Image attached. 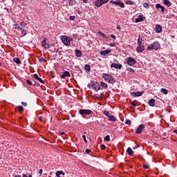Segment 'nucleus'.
<instances>
[{
	"mask_svg": "<svg viewBox=\"0 0 177 177\" xmlns=\"http://www.w3.org/2000/svg\"><path fill=\"white\" fill-rule=\"evenodd\" d=\"M101 86H102V88H108L107 84H106L105 82H101Z\"/></svg>",
	"mask_w": 177,
	"mask_h": 177,
	"instance_id": "nucleus-35",
	"label": "nucleus"
},
{
	"mask_svg": "<svg viewBox=\"0 0 177 177\" xmlns=\"http://www.w3.org/2000/svg\"><path fill=\"white\" fill-rule=\"evenodd\" d=\"M133 3H135L131 0H127L126 1V5H133Z\"/></svg>",
	"mask_w": 177,
	"mask_h": 177,
	"instance_id": "nucleus-32",
	"label": "nucleus"
},
{
	"mask_svg": "<svg viewBox=\"0 0 177 177\" xmlns=\"http://www.w3.org/2000/svg\"><path fill=\"white\" fill-rule=\"evenodd\" d=\"M138 46H143V44L142 43V40L140 39V37L138 39Z\"/></svg>",
	"mask_w": 177,
	"mask_h": 177,
	"instance_id": "nucleus-30",
	"label": "nucleus"
},
{
	"mask_svg": "<svg viewBox=\"0 0 177 177\" xmlns=\"http://www.w3.org/2000/svg\"><path fill=\"white\" fill-rule=\"evenodd\" d=\"M82 138L84 139V141L85 142V143H88V140H86V136H85V135L82 136Z\"/></svg>",
	"mask_w": 177,
	"mask_h": 177,
	"instance_id": "nucleus-43",
	"label": "nucleus"
},
{
	"mask_svg": "<svg viewBox=\"0 0 177 177\" xmlns=\"http://www.w3.org/2000/svg\"><path fill=\"white\" fill-rule=\"evenodd\" d=\"M17 110H19L20 113H22V111H24V108H23L22 106H18L16 107Z\"/></svg>",
	"mask_w": 177,
	"mask_h": 177,
	"instance_id": "nucleus-25",
	"label": "nucleus"
},
{
	"mask_svg": "<svg viewBox=\"0 0 177 177\" xmlns=\"http://www.w3.org/2000/svg\"><path fill=\"white\" fill-rule=\"evenodd\" d=\"M143 168H144L145 169H147L149 168V165H143Z\"/></svg>",
	"mask_w": 177,
	"mask_h": 177,
	"instance_id": "nucleus-48",
	"label": "nucleus"
},
{
	"mask_svg": "<svg viewBox=\"0 0 177 177\" xmlns=\"http://www.w3.org/2000/svg\"><path fill=\"white\" fill-rule=\"evenodd\" d=\"M145 124L139 125L138 127L137 128L136 133H137L138 135L140 134V133L143 131V129H145Z\"/></svg>",
	"mask_w": 177,
	"mask_h": 177,
	"instance_id": "nucleus-8",
	"label": "nucleus"
},
{
	"mask_svg": "<svg viewBox=\"0 0 177 177\" xmlns=\"http://www.w3.org/2000/svg\"><path fill=\"white\" fill-rule=\"evenodd\" d=\"M34 77L37 81H39V82H41V84H44V80H42L41 77H39L37 74H35Z\"/></svg>",
	"mask_w": 177,
	"mask_h": 177,
	"instance_id": "nucleus-21",
	"label": "nucleus"
},
{
	"mask_svg": "<svg viewBox=\"0 0 177 177\" xmlns=\"http://www.w3.org/2000/svg\"><path fill=\"white\" fill-rule=\"evenodd\" d=\"M109 45L111 46H115V43H111Z\"/></svg>",
	"mask_w": 177,
	"mask_h": 177,
	"instance_id": "nucleus-55",
	"label": "nucleus"
},
{
	"mask_svg": "<svg viewBox=\"0 0 177 177\" xmlns=\"http://www.w3.org/2000/svg\"><path fill=\"white\" fill-rule=\"evenodd\" d=\"M117 29L118 30H121V27L119 25H117Z\"/></svg>",
	"mask_w": 177,
	"mask_h": 177,
	"instance_id": "nucleus-57",
	"label": "nucleus"
},
{
	"mask_svg": "<svg viewBox=\"0 0 177 177\" xmlns=\"http://www.w3.org/2000/svg\"><path fill=\"white\" fill-rule=\"evenodd\" d=\"M77 1L75 0H69L68 6H75Z\"/></svg>",
	"mask_w": 177,
	"mask_h": 177,
	"instance_id": "nucleus-22",
	"label": "nucleus"
},
{
	"mask_svg": "<svg viewBox=\"0 0 177 177\" xmlns=\"http://www.w3.org/2000/svg\"><path fill=\"white\" fill-rule=\"evenodd\" d=\"M39 175H42V169L39 170Z\"/></svg>",
	"mask_w": 177,
	"mask_h": 177,
	"instance_id": "nucleus-56",
	"label": "nucleus"
},
{
	"mask_svg": "<svg viewBox=\"0 0 177 177\" xmlns=\"http://www.w3.org/2000/svg\"><path fill=\"white\" fill-rule=\"evenodd\" d=\"M163 3H164V5H166V6H167V8H169V6H171V5H172V3H171V1H169V0H163Z\"/></svg>",
	"mask_w": 177,
	"mask_h": 177,
	"instance_id": "nucleus-19",
	"label": "nucleus"
},
{
	"mask_svg": "<svg viewBox=\"0 0 177 177\" xmlns=\"http://www.w3.org/2000/svg\"><path fill=\"white\" fill-rule=\"evenodd\" d=\"M91 151H92L91 149H86V153H87V154H89Z\"/></svg>",
	"mask_w": 177,
	"mask_h": 177,
	"instance_id": "nucleus-52",
	"label": "nucleus"
},
{
	"mask_svg": "<svg viewBox=\"0 0 177 177\" xmlns=\"http://www.w3.org/2000/svg\"><path fill=\"white\" fill-rule=\"evenodd\" d=\"M61 41L64 45H66V46H70V45H71V41H73V38L67 36H62Z\"/></svg>",
	"mask_w": 177,
	"mask_h": 177,
	"instance_id": "nucleus-2",
	"label": "nucleus"
},
{
	"mask_svg": "<svg viewBox=\"0 0 177 177\" xmlns=\"http://www.w3.org/2000/svg\"><path fill=\"white\" fill-rule=\"evenodd\" d=\"M59 135H66V133H64L63 131H59Z\"/></svg>",
	"mask_w": 177,
	"mask_h": 177,
	"instance_id": "nucleus-54",
	"label": "nucleus"
},
{
	"mask_svg": "<svg viewBox=\"0 0 177 177\" xmlns=\"http://www.w3.org/2000/svg\"><path fill=\"white\" fill-rule=\"evenodd\" d=\"M14 28H15L16 30H19V31H23V28L20 26L14 27Z\"/></svg>",
	"mask_w": 177,
	"mask_h": 177,
	"instance_id": "nucleus-41",
	"label": "nucleus"
},
{
	"mask_svg": "<svg viewBox=\"0 0 177 177\" xmlns=\"http://www.w3.org/2000/svg\"><path fill=\"white\" fill-rule=\"evenodd\" d=\"M91 86L94 91H99L100 89V85L97 82H92Z\"/></svg>",
	"mask_w": 177,
	"mask_h": 177,
	"instance_id": "nucleus-7",
	"label": "nucleus"
},
{
	"mask_svg": "<svg viewBox=\"0 0 177 177\" xmlns=\"http://www.w3.org/2000/svg\"><path fill=\"white\" fill-rule=\"evenodd\" d=\"M95 6H97V8H100V6H102V5H103V3H102V0L95 1Z\"/></svg>",
	"mask_w": 177,
	"mask_h": 177,
	"instance_id": "nucleus-18",
	"label": "nucleus"
},
{
	"mask_svg": "<svg viewBox=\"0 0 177 177\" xmlns=\"http://www.w3.org/2000/svg\"><path fill=\"white\" fill-rule=\"evenodd\" d=\"M143 6L145 8V9H149L150 8V5H149L148 3H144Z\"/></svg>",
	"mask_w": 177,
	"mask_h": 177,
	"instance_id": "nucleus-34",
	"label": "nucleus"
},
{
	"mask_svg": "<svg viewBox=\"0 0 177 177\" xmlns=\"http://www.w3.org/2000/svg\"><path fill=\"white\" fill-rule=\"evenodd\" d=\"M118 6H120V8H125V4H124V3L119 1V3L118 4Z\"/></svg>",
	"mask_w": 177,
	"mask_h": 177,
	"instance_id": "nucleus-31",
	"label": "nucleus"
},
{
	"mask_svg": "<svg viewBox=\"0 0 177 177\" xmlns=\"http://www.w3.org/2000/svg\"><path fill=\"white\" fill-rule=\"evenodd\" d=\"M108 118L110 121H113V122H115V121H117V119H115V117H114V115H109Z\"/></svg>",
	"mask_w": 177,
	"mask_h": 177,
	"instance_id": "nucleus-24",
	"label": "nucleus"
},
{
	"mask_svg": "<svg viewBox=\"0 0 177 177\" xmlns=\"http://www.w3.org/2000/svg\"><path fill=\"white\" fill-rule=\"evenodd\" d=\"M143 93H145V91L132 92V93H131V96H133V97H138L139 96H142V95H143Z\"/></svg>",
	"mask_w": 177,
	"mask_h": 177,
	"instance_id": "nucleus-9",
	"label": "nucleus"
},
{
	"mask_svg": "<svg viewBox=\"0 0 177 177\" xmlns=\"http://www.w3.org/2000/svg\"><path fill=\"white\" fill-rule=\"evenodd\" d=\"M23 177H28V176H27V175L26 174H23Z\"/></svg>",
	"mask_w": 177,
	"mask_h": 177,
	"instance_id": "nucleus-64",
	"label": "nucleus"
},
{
	"mask_svg": "<svg viewBox=\"0 0 177 177\" xmlns=\"http://www.w3.org/2000/svg\"><path fill=\"white\" fill-rule=\"evenodd\" d=\"M98 34H99L101 37H102V38H105V39L109 38L104 33H103V32H98Z\"/></svg>",
	"mask_w": 177,
	"mask_h": 177,
	"instance_id": "nucleus-29",
	"label": "nucleus"
},
{
	"mask_svg": "<svg viewBox=\"0 0 177 177\" xmlns=\"http://www.w3.org/2000/svg\"><path fill=\"white\" fill-rule=\"evenodd\" d=\"M42 118H43L42 116H40V117L39 118V121H43V120H42Z\"/></svg>",
	"mask_w": 177,
	"mask_h": 177,
	"instance_id": "nucleus-59",
	"label": "nucleus"
},
{
	"mask_svg": "<svg viewBox=\"0 0 177 177\" xmlns=\"http://www.w3.org/2000/svg\"><path fill=\"white\" fill-rule=\"evenodd\" d=\"M154 30L155 32L158 34H160V32H162V27L160 26V25H156Z\"/></svg>",
	"mask_w": 177,
	"mask_h": 177,
	"instance_id": "nucleus-11",
	"label": "nucleus"
},
{
	"mask_svg": "<svg viewBox=\"0 0 177 177\" xmlns=\"http://www.w3.org/2000/svg\"><path fill=\"white\" fill-rule=\"evenodd\" d=\"M46 41V37H44L41 41V46L45 49H49V48H50V45L48 43H47Z\"/></svg>",
	"mask_w": 177,
	"mask_h": 177,
	"instance_id": "nucleus-5",
	"label": "nucleus"
},
{
	"mask_svg": "<svg viewBox=\"0 0 177 177\" xmlns=\"http://www.w3.org/2000/svg\"><path fill=\"white\" fill-rule=\"evenodd\" d=\"M21 105L26 106H27V102H22Z\"/></svg>",
	"mask_w": 177,
	"mask_h": 177,
	"instance_id": "nucleus-53",
	"label": "nucleus"
},
{
	"mask_svg": "<svg viewBox=\"0 0 177 177\" xmlns=\"http://www.w3.org/2000/svg\"><path fill=\"white\" fill-rule=\"evenodd\" d=\"M15 177H21L20 175H16Z\"/></svg>",
	"mask_w": 177,
	"mask_h": 177,
	"instance_id": "nucleus-63",
	"label": "nucleus"
},
{
	"mask_svg": "<svg viewBox=\"0 0 177 177\" xmlns=\"http://www.w3.org/2000/svg\"><path fill=\"white\" fill-rule=\"evenodd\" d=\"M13 27H19V24H15Z\"/></svg>",
	"mask_w": 177,
	"mask_h": 177,
	"instance_id": "nucleus-60",
	"label": "nucleus"
},
{
	"mask_svg": "<svg viewBox=\"0 0 177 177\" xmlns=\"http://www.w3.org/2000/svg\"><path fill=\"white\" fill-rule=\"evenodd\" d=\"M102 78L105 79V81H108L109 84H114L115 83V80H114V77L110 74L104 73L102 74Z\"/></svg>",
	"mask_w": 177,
	"mask_h": 177,
	"instance_id": "nucleus-1",
	"label": "nucleus"
},
{
	"mask_svg": "<svg viewBox=\"0 0 177 177\" xmlns=\"http://www.w3.org/2000/svg\"><path fill=\"white\" fill-rule=\"evenodd\" d=\"M61 175H63V176H64V175H66V174H64V173L62 171V173L61 174Z\"/></svg>",
	"mask_w": 177,
	"mask_h": 177,
	"instance_id": "nucleus-62",
	"label": "nucleus"
},
{
	"mask_svg": "<svg viewBox=\"0 0 177 177\" xmlns=\"http://www.w3.org/2000/svg\"><path fill=\"white\" fill-rule=\"evenodd\" d=\"M104 140L106 142H110V136H106L105 138H104Z\"/></svg>",
	"mask_w": 177,
	"mask_h": 177,
	"instance_id": "nucleus-38",
	"label": "nucleus"
},
{
	"mask_svg": "<svg viewBox=\"0 0 177 177\" xmlns=\"http://www.w3.org/2000/svg\"><path fill=\"white\" fill-rule=\"evenodd\" d=\"M111 67L114 68H118L120 70V68H122V65L121 64L113 63V64H111Z\"/></svg>",
	"mask_w": 177,
	"mask_h": 177,
	"instance_id": "nucleus-12",
	"label": "nucleus"
},
{
	"mask_svg": "<svg viewBox=\"0 0 177 177\" xmlns=\"http://www.w3.org/2000/svg\"><path fill=\"white\" fill-rule=\"evenodd\" d=\"M110 3H112V5H117V6H118V3H120V1H111Z\"/></svg>",
	"mask_w": 177,
	"mask_h": 177,
	"instance_id": "nucleus-33",
	"label": "nucleus"
},
{
	"mask_svg": "<svg viewBox=\"0 0 177 177\" xmlns=\"http://www.w3.org/2000/svg\"><path fill=\"white\" fill-rule=\"evenodd\" d=\"M20 26L21 27H26L27 26V24H26V22H21Z\"/></svg>",
	"mask_w": 177,
	"mask_h": 177,
	"instance_id": "nucleus-40",
	"label": "nucleus"
},
{
	"mask_svg": "<svg viewBox=\"0 0 177 177\" xmlns=\"http://www.w3.org/2000/svg\"><path fill=\"white\" fill-rule=\"evenodd\" d=\"M155 103H156L155 99L152 98L149 101V106H151V107H154V106L156 104Z\"/></svg>",
	"mask_w": 177,
	"mask_h": 177,
	"instance_id": "nucleus-17",
	"label": "nucleus"
},
{
	"mask_svg": "<svg viewBox=\"0 0 177 177\" xmlns=\"http://www.w3.org/2000/svg\"><path fill=\"white\" fill-rule=\"evenodd\" d=\"M39 62H40V63H42V62H45V59H44V58H40L39 59Z\"/></svg>",
	"mask_w": 177,
	"mask_h": 177,
	"instance_id": "nucleus-49",
	"label": "nucleus"
},
{
	"mask_svg": "<svg viewBox=\"0 0 177 177\" xmlns=\"http://www.w3.org/2000/svg\"><path fill=\"white\" fill-rule=\"evenodd\" d=\"M100 149H101V150H104V149H106V145H100Z\"/></svg>",
	"mask_w": 177,
	"mask_h": 177,
	"instance_id": "nucleus-45",
	"label": "nucleus"
},
{
	"mask_svg": "<svg viewBox=\"0 0 177 177\" xmlns=\"http://www.w3.org/2000/svg\"><path fill=\"white\" fill-rule=\"evenodd\" d=\"M111 38H113V39H116V37H115V35H113V34H111Z\"/></svg>",
	"mask_w": 177,
	"mask_h": 177,
	"instance_id": "nucleus-50",
	"label": "nucleus"
},
{
	"mask_svg": "<svg viewBox=\"0 0 177 177\" xmlns=\"http://www.w3.org/2000/svg\"><path fill=\"white\" fill-rule=\"evenodd\" d=\"M160 92L164 95H168V90L167 88H161Z\"/></svg>",
	"mask_w": 177,
	"mask_h": 177,
	"instance_id": "nucleus-26",
	"label": "nucleus"
},
{
	"mask_svg": "<svg viewBox=\"0 0 177 177\" xmlns=\"http://www.w3.org/2000/svg\"><path fill=\"white\" fill-rule=\"evenodd\" d=\"M26 82H27V84H28V85H32V82H31V80H27Z\"/></svg>",
	"mask_w": 177,
	"mask_h": 177,
	"instance_id": "nucleus-47",
	"label": "nucleus"
},
{
	"mask_svg": "<svg viewBox=\"0 0 177 177\" xmlns=\"http://www.w3.org/2000/svg\"><path fill=\"white\" fill-rule=\"evenodd\" d=\"M143 21V15H139L137 19H136V23H140Z\"/></svg>",
	"mask_w": 177,
	"mask_h": 177,
	"instance_id": "nucleus-20",
	"label": "nucleus"
},
{
	"mask_svg": "<svg viewBox=\"0 0 177 177\" xmlns=\"http://www.w3.org/2000/svg\"><path fill=\"white\" fill-rule=\"evenodd\" d=\"M62 174H63L62 171H58L56 172V176L57 177H60V175H62Z\"/></svg>",
	"mask_w": 177,
	"mask_h": 177,
	"instance_id": "nucleus-36",
	"label": "nucleus"
},
{
	"mask_svg": "<svg viewBox=\"0 0 177 177\" xmlns=\"http://www.w3.org/2000/svg\"><path fill=\"white\" fill-rule=\"evenodd\" d=\"M104 115L108 117V118H109V117H110V113L107 111H104Z\"/></svg>",
	"mask_w": 177,
	"mask_h": 177,
	"instance_id": "nucleus-37",
	"label": "nucleus"
},
{
	"mask_svg": "<svg viewBox=\"0 0 177 177\" xmlns=\"http://www.w3.org/2000/svg\"><path fill=\"white\" fill-rule=\"evenodd\" d=\"M174 133H176V135H177V129L174 130Z\"/></svg>",
	"mask_w": 177,
	"mask_h": 177,
	"instance_id": "nucleus-61",
	"label": "nucleus"
},
{
	"mask_svg": "<svg viewBox=\"0 0 177 177\" xmlns=\"http://www.w3.org/2000/svg\"><path fill=\"white\" fill-rule=\"evenodd\" d=\"M156 9H160V12H164L165 10V8H164V6H161V4H160V3H157L156 5Z\"/></svg>",
	"mask_w": 177,
	"mask_h": 177,
	"instance_id": "nucleus-14",
	"label": "nucleus"
},
{
	"mask_svg": "<svg viewBox=\"0 0 177 177\" xmlns=\"http://www.w3.org/2000/svg\"><path fill=\"white\" fill-rule=\"evenodd\" d=\"M69 19L70 20H74V19H75V16H71Z\"/></svg>",
	"mask_w": 177,
	"mask_h": 177,
	"instance_id": "nucleus-51",
	"label": "nucleus"
},
{
	"mask_svg": "<svg viewBox=\"0 0 177 177\" xmlns=\"http://www.w3.org/2000/svg\"><path fill=\"white\" fill-rule=\"evenodd\" d=\"M101 2L102 3V5H104V3H107V2H109V0H101Z\"/></svg>",
	"mask_w": 177,
	"mask_h": 177,
	"instance_id": "nucleus-46",
	"label": "nucleus"
},
{
	"mask_svg": "<svg viewBox=\"0 0 177 177\" xmlns=\"http://www.w3.org/2000/svg\"><path fill=\"white\" fill-rule=\"evenodd\" d=\"M21 31L22 35H26L27 34V32L24 29H22V30H21Z\"/></svg>",
	"mask_w": 177,
	"mask_h": 177,
	"instance_id": "nucleus-42",
	"label": "nucleus"
},
{
	"mask_svg": "<svg viewBox=\"0 0 177 177\" xmlns=\"http://www.w3.org/2000/svg\"><path fill=\"white\" fill-rule=\"evenodd\" d=\"M14 62L15 63H17V64H21V61H20V59L17 58V57L14 58Z\"/></svg>",
	"mask_w": 177,
	"mask_h": 177,
	"instance_id": "nucleus-27",
	"label": "nucleus"
},
{
	"mask_svg": "<svg viewBox=\"0 0 177 177\" xmlns=\"http://www.w3.org/2000/svg\"><path fill=\"white\" fill-rule=\"evenodd\" d=\"M84 68L86 71H91V65L89 64H86L84 66Z\"/></svg>",
	"mask_w": 177,
	"mask_h": 177,
	"instance_id": "nucleus-28",
	"label": "nucleus"
},
{
	"mask_svg": "<svg viewBox=\"0 0 177 177\" xmlns=\"http://www.w3.org/2000/svg\"><path fill=\"white\" fill-rule=\"evenodd\" d=\"M80 114H81V115H85V114L86 115H89V114L92 113V111L89 110V109H80L79 111Z\"/></svg>",
	"mask_w": 177,
	"mask_h": 177,
	"instance_id": "nucleus-6",
	"label": "nucleus"
},
{
	"mask_svg": "<svg viewBox=\"0 0 177 177\" xmlns=\"http://www.w3.org/2000/svg\"><path fill=\"white\" fill-rule=\"evenodd\" d=\"M131 104H132V106H134V107L136 106V104H135L134 102H131Z\"/></svg>",
	"mask_w": 177,
	"mask_h": 177,
	"instance_id": "nucleus-58",
	"label": "nucleus"
},
{
	"mask_svg": "<svg viewBox=\"0 0 177 177\" xmlns=\"http://www.w3.org/2000/svg\"><path fill=\"white\" fill-rule=\"evenodd\" d=\"M75 53L76 57H81V56H82V52L78 49L75 50Z\"/></svg>",
	"mask_w": 177,
	"mask_h": 177,
	"instance_id": "nucleus-16",
	"label": "nucleus"
},
{
	"mask_svg": "<svg viewBox=\"0 0 177 177\" xmlns=\"http://www.w3.org/2000/svg\"><path fill=\"white\" fill-rule=\"evenodd\" d=\"M127 70L130 73H135V71L132 68H127Z\"/></svg>",
	"mask_w": 177,
	"mask_h": 177,
	"instance_id": "nucleus-39",
	"label": "nucleus"
},
{
	"mask_svg": "<svg viewBox=\"0 0 177 177\" xmlns=\"http://www.w3.org/2000/svg\"><path fill=\"white\" fill-rule=\"evenodd\" d=\"M71 77V75L70 74V72L66 71H64L62 75H61V78H63L64 80H66V78H70Z\"/></svg>",
	"mask_w": 177,
	"mask_h": 177,
	"instance_id": "nucleus-10",
	"label": "nucleus"
},
{
	"mask_svg": "<svg viewBox=\"0 0 177 177\" xmlns=\"http://www.w3.org/2000/svg\"><path fill=\"white\" fill-rule=\"evenodd\" d=\"M136 50L138 53H142V52L145 50V46H138V47L136 48Z\"/></svg>",
	"mask_w": 177,
	"mask_h": 177,
	"instance_id": "nucleus-15",
	"label": "nucleus"
},
{
	"mask_svg": "<svg viewBox=\"0 0 177 177\" xmlns=\"http://www.w3.org/2000/svg\"><path fill=\"white\" fill-rule=\"evenodd\" d=\"M109 53H111V50L108 49V50L101 51L100 53V55H101V56H107V55H109Z\"/></svg>",
	"mask_w": 177,
	"mask_h": 177,
	"instance_id": "nucleus-13",
	"label": "nucleus"
},
{
	"mask_svg": "<svg viewBox=\"0 0 177 177\" xmlns=\"http://www.w3.org/2000/svg\"><path fill=\"white\" fill-rule=\"evenodd\" d=\"M127 63L129 66H134V64H136V59L131 57H127Z\"/></svg>",
	"mask_w": 177,
	"mask_h": 177,
	"instance_id": "nucleus-4",
	"label": "nucleus"
},
{
	"mask_svg": "<svg viewBox=\"0 0 177 177\" xmlns=\"http://www.w3.org/2000/svg\"><path fill=\"white\" fill-rule=\"evenodd\" d=\"M125 124H127V125H131V120H127L125 121Z\"/></svg>",
	"mask_w": 177,
	"mask_h": 177,
	"instance_id": "nucleus-44",
	"label": "nucleus"
},
{
	"mask_svg": "<svg viewBox=\"0 0 177 177\" xmlns=\"http://www.w3.org/2000/svg\"><path fill=\"white\" fill-rule=\"evenodd\" d=\"M127 152L128 153L129 156H133V151L132 150V149L131 147H129L127 149Z\"/></svg>",
	"mask_w": 177,
	"mask_h": 177,
	"instance_id": "nucleus-23",
	"label": "nucleus"
},
{
	"mask_svg": "<svg viewBox=\"0 0 177 177\" xmlns=\"http://www.w3.org/2000/svg\"><path fill=\"white\" fill-rule=\"evenodd\" d=\"M160 48H161L160 43L158 41H154L147 47V50H158Z\"/></svg>",
	"mask_w": 177,
	"mask_h": 177,
	"instance_id": "nucleus-3",
	"label": "nucleus"
}]
</instances>
